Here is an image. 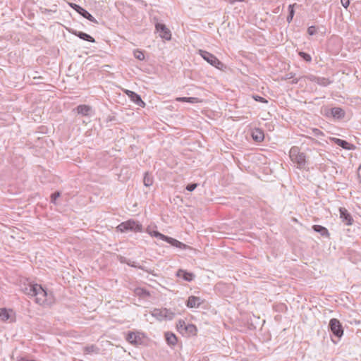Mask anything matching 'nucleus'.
Segmentation results:
<instances>
[{
	"label": "nucleus",
	"mask_w": 361,
	"mask_h": 361,
	"mask_svg": "<svg viewBox=\"0 0 361 361\" xmlns=\"http://www.w3.org/2000/svg\"><path fill=\"white\" fill-rule=\"evenodd\" d=\"M134 56L139 59V60H143L145 59V55L142 51L140 50H135L133 52Z\"/></svg>",
	"instance_id": "obj_31"
},
{
	"label": "nucleus",
	"mask_w": 361,
	"mask_h": 361,
	"mask_svg": "<svg viewBox=\"0 0 361 361\" xmlns=\"http://www.w3.org/2000/svg\"><path fill=\"white\" fill-rule=\"evenodd\" d=\"M99 348H97L94 345H87L84 348V353L85 354H92V353L97 354L99 353Z\"/></svg>",
	"instance_id": "obj_23"
},
{
	"label": "nucleus",
	"mask_w": 361,
	"mask_h": 361,
	"mask_svg": "<svg viewBox=\"0 0 361 361\" xmlns=\"http://www.w3.org/2000/svg\"><path fill=\"white\" fill-rule=\"evenodd\" d=\"M78 13L80 14L82 16H83L85 18L90 20V22L98 24V21L88 11H87L83 8H82V10H80Z\"/></svg>",
	"instance_id": "obj_22"
},
{
	"label": "nucleus",
	"mask_w": 361,
	"mask_h": 361,
	"mask_svg": "<svg viewBox=\"0 0 361 361\" xmlns=\"http://www.w3.org/2000/svg\"><path fill=\"white\" fill-rule=\"evenodd\" d=\"M164 336H165V340H166V343H168V345H169L171 346H174L176 345L178 338L173 333L167 331L165 333Z\"/></svg>",
	"instance_id": "obj_13"
},
{
	"label": "nucleus",
	"mask_w": 361,
	"mask_h": 361,
	"mask_svg": "<svg viewBox=\"0 0 361 361\" xmlns=\"http://www.w3.org/2000/svg\"><path fill=\"white\" fill-rule=\"evenodd\" d=\"M307 32L310 35H314L317 32V29L315 26H310L307 29Z\"/></svg>",
	"instance_id": "obj_37"
},
{
	"label": "nucleus",
	"mask_w": 361,
	"mask_h": 361,
	"mask_svg": "<svg viewBox=\"0 0 361 361\" xmlns=\"http://www.w3.org/2000/svg\"><path fill=\"white\" fill-rule=\"evenodd\" d=\"M23 291L32 297H35V302L39 305H44L48 302L49 295L47 292L39 284L28 283L25 284Z\"/></svg>",
	"instance_id": "obj_1"
},
{
	"label": "nucleus",
	"mask_w": 361,
	"mask_h": 361,
	"mask_svg": "<svg viewBox=\"0 0 361 361\" xmlns=\"http://www.w3.org/2000/svg\"><path fill=\"white\" fill-rule=\"evenodd\" d=\"M303 78H305L308 80L312 81V82H314L316 83L317 82V80L319 78V77L315 76L314 75H307V76H303Z\"/></svg>",
	"instance_id": "obj_35"
},
{
	"label": "nucleus",
	"mask_w": 361,
	"mask_h": 361,
	"mask_svg": "<svg viewBox=\"0 0 361 361\" xmlns=\"http://www.w3.org/2000/svg\"><path fill=\"white\" fill-rule=\"evenodd\" d=\"M159 239L164 240L169 243L171 245L180 248V249H185L187 245L176 239H174L171 237L166 236L161 233H159Z\"/></svg>",
	"instance_id": "obj_7"
},
{
	"label": "nucleus",
	"mask_w": 361,
	"mask_h": 361,
	"mask_svg": "<svg viewBox=\"0 0 361 361\" xmlns=\"http://www.w3.org/2000/svg\"><path fill=\"white\" fill-rule=\"evenodd\" d=\"M126 340L133 345H138L143 342V335L139 332H130L126 336Z\"/></svg>",
	"instance_id": "obj_6"
},
{
	"label": "nucleus",
	"mask_w": 361,
	"mask_h": 361,
	"mask_svg": "<svg viewBox=\"0 0 361 361\" xmlns=\"http://www.w3.org/2000/svg\"><path fill=\"white\" fill-rule=\"evenodd\" d=\"M154 28L156 31H158V20L154 21Z\"/></svg>",
	"instance_id": "obj_45"
},
{
	"label": "nucleus",
	"mask_w": 361,
	"mask_h": 361,
	"mask_svg": "<svg viewBox=\"0 0 361 361\" xmlns=\"http://www.w3.org/2000/svg\"><path fill=\"white\" fill-rule=\"evenodd\" d=\"M70 6L75 11H77L78 13L80 12V10H82V7L80 6L78 4H73V3H71L70 4Z\"/></svg>",
	"instance_id": "obj_39"
},
{
	"label": "nucleus",
	"mask_w": 361,
	"mask_h": 361,
	"mask_svg": "<svg viewBox=\"0 0 361 361\" xmlns=\"http://www.w3.org/2000/svg\"><path fill=\"white\" fill-rule=\"evenodd\" d=\"M296 5V4H293L288 6V15L286 19L288 23H290L293 18L295 14L294 6Z\"/></svg>",
	"instance_id": "obj_24"
},
{
	"label": "nucleus",
	"mask_w": 361,
	"mask_h": 361,
	"mask_svg": "<svg viewBox=\"0 0 361 361\" xmlns=\"http://www.w3.org/2000/svg\"><path fill=\"white\" fill-rule=\"evenodd\" d=\"M176 276L178 277H181L183 278L185 281H192L194 279H195V274L191 273V272H188L187 271L185 270H183V269H178L177 273H176Z\"/></svg>",
	"instance_id": "obj_11"
},
{
	"label": "nucleus",
	"mask_w": 361,
	"mask_h": 361,
	"mask_svg": "<svg viewBox=\"0 0 361 361\" xmlns=\"http://www.w3.org/2000/svg\"><path fill=\"white\" fill-rule=\"evenodd\" d=\"M252 98L256 101V102H262V103H268V101L262 97H260L259 95H253L252 96Z\"/></svg>",
	"instance_id": "obj_32"
},
{
	"label": "nucleus",
	"mask_w": 361,
	"mask_h": 361,
	"mask_svg": "<svg viewBox=\"0 0 361 361\" xmlns=\"http://www.w3.org/2000/svg\"><path fill=\"white\" fill-rule=\"evenodd\" d=\"M91 110V106L85 104L79 105L76 108L77 113L82 116H88Z\"/></svg>",
	"instance_id": "obj_20"
},
{
	"label": "nucleus",
	"mask_w": 361,
	"mask_h": 361,
	"mask_svg": "<svg viewBox=\"0 0 361 361\" xmlns=\"http://www.w3.org/2000/svg\"><path fill=\"white\" fill-rule=\"evenodd\" d=\"M357 176L360 179V182L361 183V165L359 166L358 169H357Z\"/></svg>",
	"instance_id": "obj_44"
},
{
	"label": "nucleus",
	"mask_w": 361,
	"mask_h": 361,
	"mask_svg": "<svg viewBox=\"0 0 361 361\" xmlns=\"http://www.w3.org/2000/svg\"><path fill=\"white\" fill-rule=\"evenodd\" d=\"M177 100L180 101V102H187L193 103L197 100V98H196V97H178V98H177Z\"/></svg>",
	"instance_id": "obj_30"
},
{
	"label": "nucleus",
	"mask_w": 361,
	"mask_h": 361,
	"mask_svg": "<svg viewBox=\"0 0 361 361\" xmlns=\"http://www.w3.org/2000/svg\"><path fill=\"white\" fill-rule=\"evenodd\" d=\"M298 54L301 58H302L307 62H310L312 61L311 56L307 53H305L303 51H300Z\"/></svg>",
	"instance_id": "obj_29"
},
{
	"label": "nucleus",
	"mask_w": 361,
	"mask_h": 361,
	"mask_svg": "<svg viewBox=\"0 0 361 361\" xmlns=\"http://www.w3.org/2000/svg\"><path fill=\"white\" fill-rule=\"evenodd\" d=\"M61 193L59 192H55L51 195V202L54 204H56V199L60 197Z\"/></svg>",
	"instance_id": "obj_34"
},
{
	"label": "nucleus",
	"mask_w": 361,
	"mask_h": 361,
	"mask_svg": "<svg viewBox=\"0 0 361 361\" xmlns=\"http://www.w3.org/2000/svg\"><path fill=\"white\" fill-rule=\"evenodd\" d=\"M332 81L330 80L329 78L319 77L317 83L321 86L326 87Z\"/></svg>",
	"instance_id": "obj_26"
},
{
	"label": "nucleus",
	"mask_w": 361,
	"mask_h": 361,
	"mask_svg": "<svg viewBox=\"0 0 361 361\" xmlns=\"http://www.w3.org/2000/svg\"><path fill=\"white\" fill-rule=\"evenodd\" d=\"M312 229L314 231L319 233L322 236L329 238L330 233L326 228L321 225H313Z\"/></svg>",
	"instance_id": "obj_14"
},
{
	"label": "nucleus",
	"mask_w": 361,
	"mask_h": 361,
	"mask_svg": "<svg viewBox=\"0 0 361 361\" xmlns=\"http://www.w3.org/2000/svg\"><path fill=\"white\" fill-rule=\"evenodd\" d=\"M332 341H333V343H336L338 342V341H334L333 338H332Z\"/></svg>",
	"instance_id": "obj_46"
},
{
	"label": "nucleus",
	"mask_w": 361,
	"mask_h": 361,
	"mask_svg": "<svg viewBox=\"0 0 361 361\" xmlns=\"http://www.w3.org/2000/svg\"><path fill=\"white\" fill-rule=\"evenodd\" d=\"M294 77H295V73H288L282 78V80H289L291 78H294Z\"/></svg>",
	"instance_id": "obj_38"
},
{
	"label": "nucleus",
	"mask_w": 361,
	"mask_h": 361,
	"mask_svg": "<svg viewBox=\"0 0 361 361\" xmlns=\"http://www.w3.org/2000/svg\"><path fill=\"white\" fill-rule=\"evenodd\" d=\"M200 52L202 57L209 64L219 69H222L224 63L221 62L214 54L202 50H200Z\"/></svg>",
	"instance_id": "obj_5"
},
{
	"label": "nucleus",
	"mask_w": 361,
	"mask_h": 361,
	"mask_svg": "<svg viewBox=\"0 0 361 361\" xmlns=\"http://www.w3.org/2000/svg\"><path fill=\"white\" fill-rule=\"evenodd\" d=\"M289 157L291 161L297 164L299 169H304L306 167V156L305 153L300 152L298 147H292L289 152Z\"/></svg>",
	"instance_id": "obj_2"
},
{
	"label": "nucleus",
	"mask_w": 361,
	"mask_h": 361,
	"mask_svg": "<svg viewBox=\"0 0 361 361\" xmlns=\"http://www.w3.org/2000/svg\"><path fill=\"white\" fill-rule=\"evenodd\" d=\"M331 114L334 118L341 119L345 116V111L340 107H334L331 109Z\"/></svg>",
	"instance_id": "obj_16"
},
{
	"label": "nucleus",
	"mask_w": 361,
	"mask_h": 361,
	"mask_svg": "<svg viewBox=\"0 0 361 361\" xmlns=\"http://www.w3.org/2000/svg\"><path fill=\"white\" fill-rule=\"evenodd\" d=\"M0 318L2 321H7L10 318L9 312L6 309H0Z\"/></svg>",
	"instance_id": "obj_27"
},
{
	"label": "nucleus",
	"mask_w": 361,
	"mask_h": 361,
	"mask_svg": "<svg viewBox=\"0 0 361 361\" xmlns=\"http://www.w3.org/2000/svg\"><path fill=\"white\" fill-rule=\"evenodd\" d=\"M329 327L334 336L338 338V341L340 340L343 335V329L340 321L335 318L331 319L329 321Z\"/></svg>",
	"instance_id": "obj_4"
},
{
	"label": "nucleus",
	"mask_w": 361,
	"mask_h": 361,
	"mask_svg": "<svg viewBox=\"0 0 361 361\" xmlns=\"http://www.w3.org/2000/svg\"><path fill=\"white\" fill-rule=\"evenodd\" d=\"M202 300L200 298L191 295L188 298L186 305L188 307L193 308V307H198L202 303Z\"/></svg>",
	"instance_id": "obj_10"
},
{
	"label": "nucleus",
	"mask_w": 361,
	"mask_h": 361,
	"mask_svg": "<svg viewBox=\"0 0 361 361\" xmlns=\"http://www.w3.org/2000/svg\"><path fill=\"white\" fill-rule=\"evenodd\" d=\"M148 233L150 234L151 236L158 237V231H151V228H147Z\"/></svg>",
	"instance_id": "obj_40"
},
{
	"label": "nucleus",
	"mask_w": 361,
	"mask_h": 361,
	"mask_svg": "<svg viewBox=\"0 0 361 361\" xmlns=\"http://www.w3.org/2000/svg\"><path fill=\"white\" fill-rule=\"evenodd\" d=\"M126 92L127 94L130 97L131 100L133 101L136 104L139 106L144 104V102L140 95L130 90H128Z\"/></svg>",
	"instance_id": "obj_18"
},
{
	"label": "nucleus",
	"mask_w": 361,
	"mask_h": 361,
	"mask_svg": "<svg viewBox=\"0 0 361 361\" xmlns=\"http://www.w3.org/2000/svg\"><path fill=\"white\" fill-rule=\"evenodd\" d=\"M341 2L342 6L345 8L350 5V0H341Z\"/></svg>",
	"instance_id": "obj_41"
},
{
	"label": "nucleus",
	"mask_w": 361,
	"mask_h": 361,
	"mask_svg": "<svg viewBox=\"0 0 361 361\" xmlns=\"http://www.w3.org/2000/svg\"><path fill=\"white\" fill-rule=\"evenodd\" d=\"M174 312L170 310L164 308L159 310V317H163L166 319L171 320L174 317Z\"/></svg>",
	"instance_id": "obj_19"
},
{
	"label": "nucleus",
	"mask_w": 361,
	"mask_h": 361,
	"mask_svg": "<svg viewBox=\"0 0 361 361\" xmlns=\"http://www.w3.org/2000/svg\"><path fill=\"white\" fill-rule=\"evenodd\" d=\"M136 293L137 295H142V294H145L146 292L143 289L138 288V289L136 290Z\"/></svg>",
	"instance_id": "obj_42"
},
{
	"label": "nucleus",
	"mask_w": 361,
	"mask_h": 361,
	"mask_svg": "<svg viewBox=\"0 0 361 361\" xmlns=\"http://www.w3.org/2000/svg\"><path fill=\"white\" fill-rule=\"evenodd\" d=\"M184 328H185V331L183 334V336H193V335H195L197 331V327L194 324H188L186 327H184Z\"/></svg>",
	"instance_id": "obj_17"
},
{
	"label": "nucleus",
	"mask_w": 361,
	"mask_h": 361,
	"mask_svg": "<svg viewBox=\"0 0 361 361\" xmlns=\"http://www.w3.org/2000/svg\"><path fill=\"white\" fill-rule=\"evenodd\" d=\"M302 78H303V76H301L298 78H293V80L291 81L290 83L291 84H297Z\"/></svg>",
	"instance_id": "obj_43"
},
{
	"label": "nucleus",
	"mask_w": 361,
	"mask_h": 361,
	"mask_svg": "<svg viewBox=\"0 0 361 361\" xmlns=\"http://www.w3.org/2000/svg\"><path fill=\"white\" fill-rule=\"evenodd\" d=\"M188 324H186L185 322V321L183 320H179L178 322V323L176 324V329L178 330V331L181 334L183 335L184 331H185V328L184 327H186Z\"/></svg>",
	"instance_id": "obj_25"
},
{
	"label": "nucleus",
	"mask_w": 361,
	"mask_h": 361,
	"mask_svg": "<svg viewBox=\"0 0 361 361\" xmlns=\"http://www.w3.org/2000/svg\"><path fill=\"white\" fill-rule=\"evenodd\" d=\"M116 228L121 232L128 231L137 232L141 231L142 225L134 220H128L120 224Z\"/></svg>",
	"instance_id": "obj_3"
},
{
	"label": "nucleus",
	"mask_w": 361,
	"mask_h": 361,
	"mask_svg": "<svg viewBox=\"0 0 361 361\" xmlns=\"http://www.w3.org/2000/svg\"><path fill=\"white\" fill-rule=\"evenodd\" d=\"M334 141L336 145H338V146L341 147L345 149L351 150L355 149V146L354 145L350 144L344 140H341L339 138H334Z\"/></svg>",
	"instance_id": "obj_12"
},
{
	"label": "nucleus",
	"mask_w": 361,
	"mask_h": 361,
	"mask_svg": "<svg viewBox=\"0 0 361 361\" xmlns=\"http://www.w3.org/2000/svg\"><path fill=\"white\" fill-rule=\"evenodd\" d=\"M252 137L255 142H260L264 140V132L259 128H255L252 132Z\"/></svg>",
	"instance_id": "obj_15"
},
{
	"label": "nucleus",
	"mask_w": 361,
	"mask_h": 361,
	"mask_svg": "<svg viewBox=\"0 0 361 361\" xmlns=\"http://www.w3.org/2000/svg\"><path fill=\"white\" fill-rule=\"evenodd\" d=\"M144 184L145 186H150L152 185V178L149 173H146L144 180Z\"/></svg>",
	"instance_id": "obj_28"
},
{
	"label": "nucleus",
	"mask_w": 361,
	"mask_h": 361,
	"mask_svg": "<svg viewBox=\"0 0 361 361\" xmlns=\"http://www.w3.org/2000/svg\"><path fill=\"white\" fill-rule=\"evenodd\" d=\"M312 130L313 135H314L317 137H319L324 135L323 132L318 128H313Z\"/></svg>",
	"instance_id": "obj_33"
},
{
	"label": "nucleus",
	"mask_w": 361,
	"mask_h": 361,
	"mask_svg": "<svg viewBox=\"0 0 361 361\" xmlns=\"http://www.w3.org/2000/svg\"><path fill=\"white\" fill-rule=\"evenodd\" d=\"M159 37L166 41H169L172 38L171 31L162 23H159Z\"/></svg>",
	"instance_id": "obj_9"
},
{
	"label": "nucleus",
	"mask_w": 361,
	"mask_h": 361,
	"mask_svg": "<svg viewBox=\"0 0 361 361\" xmlns=\"http://www.w3.org/2000/svg\"><path fill=\"white\" fill-rule=\"evenodd\" d=\"M74 34L78 36L79 38L83 39V40H85V41H87V42H94L95 40L94 39L90 36V35L85 33V32H80V31H78V32H75Z\"/></svg>",
	"instance_id": "obj_21"
},
{
	"label": "nucleus",
	"mask_w": 361,
	"mask_h": 361,
	"mask_svg": "<svg viewBox=\"0 0 361 361\" xmlns=\"http://www.w3.org/2000/svg\"><path fill=\"white\" fill-rule=\"evenodd\" d=\"M197 183H190L186 186V190L188 191L192 192L197 188Z\"/></svg>",
	"instance_id": "obj_36"
},
{
	"label": "nucleus",
	"mask_w": 361,
	"mask_h": 361,
	"mask_svg": "<svg viewBox=\"0 0 361 361\" xmlns=\"http://www.w3.org/2000/svg\"><path fill=\"white\" fill-rule=\"evenodd\" d=\"M340 218L342 219V221L347 226H350L353 224L354 220L348 212V211L345 207H340Z\"/></svg>",
	"instance_id": "obj_8"
}]
</instances>
